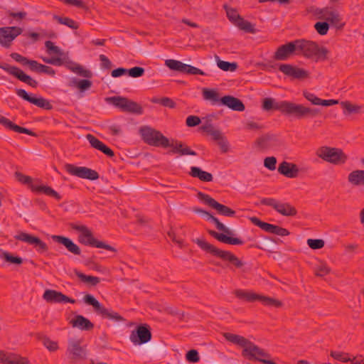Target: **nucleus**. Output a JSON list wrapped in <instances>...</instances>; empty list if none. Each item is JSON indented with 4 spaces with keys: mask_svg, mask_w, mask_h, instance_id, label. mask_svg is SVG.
Wrapping results in <instances>:
<instances>
[{
    "mask_svg": "<svg viewBox=\"0 0 364 364\" xmlns=\"http://www.w3.org/2000/svg\"><path fill=\"white\" fill-rule=\"evenodd\" d=\"M329 50L324 46L312 41L297 39L282 45L274 52L275 60H287L294 55H302L315 62L326 61L328 59Z\"/></svg>",
    "mask_w": 364,
    "mask_h": 364,
    "instance_id": "nucleus-1",
    "label": "nucleus"
},
{
    "mask_svg": "<svg viewBox=\"0 0 364 364\" xmlns=\"http://www.w3.org/2000/svg\"><path fill=\"white\" fill-rule=\"evenodd\" d=\"M262 109L266 111L278 110L284 115L292 116L297 119L314 118L321 114V111L318 108H311L289 101L276 102L271 97L264 99Z\"/></svg>",
    "mask_w": 364,
    "mask_h": 364,
    "instance_id": "nucleus-2",
    "label": "nucleus"
},
{
    "mask_svg": "<svg viewBox=\"0 0 364 364\" xmlns=\"http://www.w3.org/2000/svg\"><path fill=\"white\" fill-rule=\"evenodd\" d=\"M223 336L228 341L242 348V355L247 360L258 361L264 364H277L270 359L269 353L244 336L228 332L223 333Z\"/></svg>",
    "mask_w": 364,
    "mask_h": 364,
    "instance_id": "nucleus-3",
    "label": "nucleus"
},
{
    "mask_svg": "<svg viewBox=\"0 0 364 364\" xmlns=\"http://www.w3.org/2000/svg\"><path fill=\"white\" fill-rule=\"evenodd\" d=\"M194 242L205 252L217 257L223 261H228L236 268H240L244 264V263L231 252L222 250L204 240L197 238L194 240Z\"/></svg>",
    "mask_w": 364,
    "mask_h": 364,
    "instance_id": "nucleus-4",
    "label": "nucleus"
},
{
    "mask_svg": "<svg viewBox=\"0 0 364 364\" xmlns=\"http://www.w3.org/2000/svg\"><path fill=\"white\" fill-rule=\"evenodd\" d=\"M71 228L80 232L78 236V240L81 244L97 248H103L113 252H117L115 247L95 239L92 231L87 226L71 224Z\"/></svg>",
    "mask_w": 364,
    "mask_h": 364,
    "instance_id": "nucleus-5",
    "label": "nucleus"
},
{
    "mask_svg": "<svg viewBox=\"0 0 364 364\" xmlns=\"http://www.w3.org/2000/svg\"><path fill=\"white\" fill-rule=\"evenodd\" d=\"M316 155L324 161L334 165L344 164L348 160V156L341 149L327 146L317 149Z\"/></svg>",
    "mask_w": 364,
    "mask_h": 364,
    "instance_id": "nucleus-6",
    "label": "nucleus"
},
{
    "mask_svg": "<svg viewBox=\"0 0 364 364\" xmlns=\"http://www.w3.org/2000/svg\"><path fill=\"white\" fill-rule=\"evenodd\" d=\"M139 133L143 141L150 146L163 148H168L169 146V139L166 136L149 126L141 127Z\"/></svg>",
    "mask_w": 364,
    "mask_h": 364,
    "instance_id": "nucleus-7",
    "label": "nucleus"
},
{
    "mask_svg": "<svg viewBox=\"0 0 364 364\" xmlns=\"http://www.w3.org/2000/svg\"><path fill=\"white\" fill-rule=\"evenodd\" d=\"M83 301L87 305L92 306L95 312L102 318L111 320L114 322H124L125 319L119 313L111 309L105 308L92 295L85 294Z\"/></svg>",
    "mask_w": 364,
    "mask_h": 364,
    "instance_id": "nucleus-8",
    "label": "nucleus"
},
{
    "mask_svg": "<svg viewBox=\"0 0 364 364\" xmlns=\"http://www.w3.org/2000/svg\"><path fill=\"white\" fill-rule=\"evenodd\" d=\"M207 220L213 222L215 225L216 228L218 230L222 231L224 233L227 234V235H225L223 233H218V232H215V230H210L208 231V232L209 233L210 235H211L212 237H213L218 241L225 243V244L234 245L243 244V241L241 240L240 239L228 236L229 235H232L231 230L229 228H226L223 223L220 222L219 220L216 217H215L212 214H210Z\"/></svg>",
    "mask_w": 364,
    "mask_h": 364,
    "instance_id": "nucleus-9",
    "label": "nucleus"
},
{
    "mask_svg": "<svg viewBox=\"0 0 364 364\" xmlns=\"http://www.w3.org/2000/svg\"><path fill=\"white\" fill-rule=\"evenodd\" d=\"M82 342V339L68 340L66 355L70 363L75 364L87 359V350Z\"/></svg>",
    "mask_w": 364,
    "mask_h": 364,
    "instance_id": "nucleus-10",
    "label": "nucleus"
},
{
    "mask_svg": "<svg viewBox=\"0 0 364 364\" xmlns=\"http://www.w3.org/2000/svg\"><path fill=\"white\" fill-rule=\"evenodd\" d=\"M235 296L239 299L244 300L248 302H254L259 301L265 306H274L280 308L282 306V302L278 299L260 295L250 291H245L242 289H236L234 292Z\"/></svg>",
    "mask_w": 364,
    "mask_h": 364,
    "instance_id": "nucleus-11",
    "label": "nucleus"
},
{
    "mask_svg": "<svg viewBox=\"0 0 364 364\" xmlns=\"http://www.w3.org/2000/svg\"><path fill=\"white\" fill-rule=\"evenodd\" d=\"M105 100L107 102L112 104L115 107L120 109L122 112L136 114H141L143 113L142 107L137 102L129 100L127 97L114 96L107 97Z\"/></svg>",
    "mask_w": 364,
    "mask_h": 364,
    "instance_id": "nucleus-12",
    "label": "nucleus"
},
{
    "mask_svg": "<svg viewBox=\"0 0 364 364\" xmlns=\"http://www.w3.org/2000/svg\"><path fill=\"white\" fill-rule=\"evenodd\" d=\"M10 56L12 59L21 65H28L29 69L33 72L46 73L51 76L55 74V70L51 67L41 64L34 60H29L19 53H12Z\"/></svg>",
    "mask_w": 364,
    "mask_h": 364,
    "instance_id": "nucleus-13",
    "label": "nucleus"
},
{
    "mask_svg": "<svg viewBox=\"0 0 364 364\" xmlns=\"http://www.w3.org/2000/svg\"><path fill=\"white\" fill-rule=\"evenodd\" d=\"M262 205L271 206L277 213L284 216H295L297 214L296 208L289 203H280L274 198H264L260 201Z\"/></svg>",
    "mask_w": 364,
    "mask_h": 364,
    "instance_id": "nucleus-14",
    "label": "nucleus"
},
{
    "mask_svg": "<svg viewBox=\"0 0 364 364\" xmlns=\"http://www.w3.org/2000/svg\"><path fill=\"white\" fill-rule=\"evenodd\" d=\"M197 198L205 205L216 210L220 215L227 217H234L236 213L234 210L225 205L220 204L208 194L199 191L197 193Z\"/></svg>",
    "mask_w": 364,
    "mask_h": 364,
    "instance_id": "nucleus-15",
    "label": "nucleus"
},
{
    "mask_svg": "<svg viewBox=\"0 0 364 364\" xmlns=\"http://www.w3.org/2000/svg\"><path fill=\"white\" fill-rule=\"evenodd\" d=\"M0 68L32 87H36L38 86V82L36 80L24 73L23 70L16 66H11L7 63H0Z\"/></svg>",
    "mask_w": 364,
    "mask_h": 364,
    "instance_id": "nucleus-16",
    "label": "nucleus"
},
{
    "mask_svg": "<svg viewBox=\"0 0 364 364\" xmlns=\"http://www.w3.org/2000/svg\"><path fill=\"white\" fill-rule=\"evenodd\" d=\"M23 32L18 26H6L0 28V44L5 48H9L12 41Z\"/></svg>",
    "mask_w": 364,
    "mask_h": 364,
    "instance_id": "nucleus-17",
    "label": "nucleus"
},
{
    "mask_svg": "<svg viewBox=\"0 0 364 364\" xmlns=\"http://www.w3.org/2000/svg\"><path fill=\"white\" fill-rule=\"evenodd\" d=\"M151 339V333L149 326L140 325L133 331L130 335L131 341L135 345H141L148 343Z\"/></svg>",
    "mask_w": 364,
    "mask_h": 364,
    "instance_id": "nucleus-18",
    "label": "nucleus"
},
{
    "mask_svg": "<svg viewBox=\"0 0 364 364\" xmlns=\"http://www.w3.org/2000/svg\"><path fill=\"white\" fill-rule=\"evenodd\" d=\"M250 220L254 225L258 226L267 232L275 234L279 236H287L290 234L287 229L276 225L263 222L257 217H252L250 218Z\"/></svg>",
    "mask_w": 364,
    "mask_h": 364,
    "instance_id": "nucleus-19",
    "label": "nucleus"
},
{
    "mask_svg": "<svg viewBox=\"0 0 364 364\" xmlns=\"http://www.w3.org/2000/svg\"><path fill=\"white\" fill-rule=\"evenodd\" d=\"M16 93L23 100L46 110H50L53 109V106L50 102L43 97H36L28 94V92L23 89H16Z\"/></svg>",
    "mask_w": 364,
    "mask_h": 364,
    "instance_id": "nucleus-20",
    "label": "nucleus"
},
{
    "mask_svg": "<svg viewBox=\"0 0 364 364\" xmlns=\"http://www.w3.org/2000/svg\"><path fill=\"white\" fill-rule=\"evenodd\" d=\"M279 70L291 80H303L309 77V72L291 64H281Z\"/></svg>",
    "mask_w": 364,
    "mask_h": 364,
    "instance_id": "nucleus-21",
    "label": "nucleus"
},
{
    "mask_svg": "<svg viewBox=\"0 0 364 364\" xmlns=\"http://www.w3.org/2000/svg\"><path fill=\"white\" fill-rule=\"evenodd\" d=\"M14 238L17 240L23 241L30 245H33L37 251L41 253L46 252L48 250V245L39 237L28 233L21 232L19 234L15 235Z\"/></svg>",
    "mask_w": 364,
    "mask_h": 364,
    "instance_id": "nucleus-22",
    "label": "nucleus"
},
{
    "mask_svg": "<svg viewBox=\"0 0 364 364\" xmlns=\"http://www.w3.org/2000/svg\"><path fill=\"white\" fill-rule=\"evenodd\" d=\"M43 298L48 303H75V299L68 297L60 291L53 289L46 290Z\"/></svg>",
    "mask_w": 364,
    "mask_h": 364,
    "instance_id": "nucleus-23",
    "label": "nucleus"
},
{
    "mask_svg": "<svg viewBox=\"0 0 364 364\" xmlns=\"http://www.w3.org/2000/svg\"><path fill=\"white\" fill-rule=\"evenodd\" d=\"M321 16L320 18L329 21L333 26L338 29H341L345 23H341V18L338 11L328 8L321 9L320 11Z\"/></svg>",
    "mask_w": 364,
    "mask_h": 364,
    "instance_id": "nucleus-24",
    "label": "nucleus"
},
{
    "mask_svg": "<svg viewBox=\"0 0 364 364\" xmlns=\"http://www.w3.org/2000/svg\"><path fill=\"white\" fill-rule=\"evenodd\" d=\"M51 238L54 242L65 246L70 253L75 255H80V248L70 238L62 235H52Z\"/></svg>",
    "mask_w": 364,
    "mask_h": 364,
    "instance_id": "nucleus-25",
    "label": "nucleus"
},
{
    "mask_svg": "<svg viewBox=\"0 0 364 364\" xmlns=\"http://www.w3.org/2000/svg\"><path fill=\"white\" fill-rule=\"evenodd\" d=\"M220 105H224L233 111L242 112L245 106L242 100L232 95H225L221 97Z\"/></svg>",
    "mask_w": 364,
    "mask_h": 364,
    "instance_id": "nucleus-26",
    "label": "nucleus"
},
{
    "mask_svg": "<svg viewBox=\"0 0 364 364\" xmlns=\"http://www.w3.org/2000/svg\"><path fill=\"white\" fill-rule=\"evenodd\" d=\"M278 172L290 178H296L299 175V168L296 164L286 161H282L278 167Z\"/></svg>",
    "mask_w": 364,
    "mask_h": 364,
    "instance_id": "nucleus-27",
    "label": "nucleus"
},
{
    "mask_svg": "<svg viewBox=\"0 0 364 364\" xmlns=\"http://www.w3.org/2000/svg\"><path fill=\"white\" fill-rule=\"evenodd\" d=\"M168 147L171 148V151L173 154H178L181 156L191 155L196 156L197 154L195 151H193L189 146L186 145L181 141L172 139L171 142L169 141Z\"/></svg>",
    "mask_w": 364,
    "mask_h": 364,
    "instance_id": "nucleus-28",
    "label": "nucleus"
},
{
    "mask_svg": "<svg viewBox=\"0 0 364 364\" xmlns=\"http://www.w3.org/2000/svg\"><path fill=\"white\" fill-rule=\"evenodd\" d=\"M0 124H1L3 126H4L6 129L12 130L17 133L26 134H28L29 136H37V134L35 132H33V131H31L28 129L20 127V126L13 123L11 120H9V119L6 118L5 117H4L1 114H0Z\"/></svg>",
    "mask_w": 364,
    "mask_h": 364,
    "instance_id": "nucleus-29",
    "label": "nucleus"
},
{
    "mask_svg": "<svg viewBox=\"0 0 364 364\" xmlns=\"http://www.w3.org/2000/svg\"><path fill=\"white\" fill-rule=\"evenodd\" d=\"M278 142L277 138L272 134H264L257 138L255 144L262 149H268L275 146Z\"/></svg>",
    "mask_w": 364,
    "mask_h": 364,
    "instance_id": "nucleus-30",
    "label": "nucleus"
},
{
    "mask_svg": "<svg viewBox=\"0 0 364 364\" xmlns=\"http://www.w3.org/2000/svg\"><path fill=\"white\" fill-rule=\"evenodd\" d=\"M282 240L279 238L273 239L272 237H267L263 241V246L258 245H252L251 247H254L260 250H267L270 253L277 254L279 257L281 256V253L274 250V244H279Z\"/></svg>",
    "mask_w": 364,
    "mask_h": 364,
    "instance_id": "nucleus-31",
    "label": "nucleus"
},
{
    "mask_svg": "<svg viewBox=\"0 0 364 364\" xmlns=\"http://www.w3.org/2000/svg\"><path fill=\"white\" fill-rule=\"evenodd\" d=\"M73 327H77L82 331H90L94 328V324L82 315H77L70 321Z\"/></svg>",
    "mask_w": 364,
    "mask_h": 364,
    "instance_id": "nucleus-32",
    "label": "nucleus"
},
{
    "mask_svg": "<svg viewBox=\"0 0 364 364\" xmlns=\"http://www.w3.org/2000/svg\"><path fill=\"white\" fill-rule=\"evenodd\" d=\"M348 181L353 186H364V170H355L348 176Z\"/></svg>",
    "mask_w": 364,
    "mask_h": 364,
    "instance_id": "nucleus-33",
    "label": "nucleus"
},
{
    "mask_svg": "<svg viewBox=\"0 0 364 364\" xmlns=\"http://www.w3.org/2000/svg\"><path fill=\"white\" fill-rule=\"evenodd\" d=\"M190 176L197 178L203 182H210L213 179V176L210 173L203 171L199 167L192 166L189 172Z\"/></svg>",
    "mask_w": 364,
    "mask_h": 364,
    "instance_id": "nucleus-34",
    "label": "nucleus"
},
{
    "mask_svg": "<svg viewBox=\"0 0 364 364\" xmlns=\"http://www.w3.org/2000/svg\"><path fill=\"white\" fill-rule=\"evenodd\" d=\"M202 93L204 100L210 101L212 105H220L221 97H220V95L217 90L214 89L203 88Z\"/></svg>",
    "mask_w": 364,
    "mask_h": 364,
    "instance_id": "nucleus-35",
    "label": "nucleus"
},
{
    "mask_svg": "<svg viewBox=\"0 0 364 364\" xmlns=\"http://www.w3.org/2000/svg\"><path fill=\"white\" fill-rule=\"evenodd\" d=\"M31 189L34 192H42L47 196L55 198L58 200L61 199L60 195L49 186L31 185Z\"/></svg>",
    "mask_w": 364,
    "mask_h": 364,
    "instance_id": "nucleus-36",
    "label": "nucleus"
},
{
    "mask_svg": "<svg viewBox=\"0 0 364 364\" xmlns=\"http://www.w3.org/2000/svg\"><path fill=\"white\" fill-rule=\"evenodd\" d=\"M92 82L88 79L78 80L73 78L69 82V86L77 87L81 92L89 90L92 87Z\"/></svg>",
    "mask_w": 364,
    "mask_h": 364,
    "instance_id": "nucleus-37",
    "label": "nucleus"
},
{
    "mask_svg": "<svg viewBox=\"0 0 364 364\" xmlns=\"http://www.w3.org/2000/svg\"><path fill=\"white\" fill-rule=\"evenodd\" d=\"M200 129L211 136L213 140L214 141H218L219 139H221L223 136H224L222 132L219 129H215L213 125L210 123H207L203 125L200 127Z\"/></svg>",
    "mask_w": 364,
    "mask_h": 364,
    "instance_id": "nucleus-38",
    "label": "nucleus"
},
{
    "mask_svg": "<svg viewBox=\"0 0 364 364\" xmlns=\"http://www.w3.org/2000/svg\"><path fill=\"white\" fill-rule=\"evenodd\" d=\"M75 275L82 282L90 284L92 287L97 285L100 282V278L95 276L86 275L77 270H75Z\"/></svg>",
    "mask_w": 364,
    "mask_h": 364,
    "instance_id": "nucleus-39",
    "label": "nucleus"
},
{
    "mask_svg": "<svg viewBox=\"0 0 364 364\" xmlns=\"http://www.w3.org/2000/svg\"><path fill=\"white\" fill-rule=\"evenodd\" d=\"M165 65L171 70L183 73L186 64L176 60L168 59L165 61Z\"/></svg>",
    "mask_w": 364,
    "mask_h": 364,
    "instance_id": "nucleus-40",
    "label": "nucleus"
},
{
    "mask_svg": "<svg viewBox=\"0 0 364 364\" xmlns=\"http://www.w3.org/2000/svg\"><path fill=\"white\" fill-rule=\"evenodd\" d=\"M65 171L72 176L81 178L83 175L85 166H76L71 164H65Z\"/></svg>",
    "mask_w": 364,
    "mask_h": 364,
    "instance_id": "nucleus-41",
    "label": "nucleus"
},
{
    "mask_svg": "<svg viewBox=\"0 0 364 364\" xmlns=\"http://www.w3.org/2000/svg\"><path fill=\"white\" fill-rule=\"evenodd\" d=\"M235 25L240 28V29L243 30L246 32L254 33L255 32V29L254 28V26L249 21L245 20L242 17L240 16V18L237 19V22L235 23Z\"/></svg>",
    "mask_w": 364,
    "mask_h": 364,
    "instance_id": "nucleus-42",
    "label": "nucleus"
},
{
    "mask_svg": "<svg viewBox=\"0 0 364 364\" xmlns=\"http://www.w3.org/2000/svg\"><path fill=\"white\" fill-rule=\"evenodd\" d=\"M53 18L55 19L59 23L65 25L70 28L77 29L79 26L78 24L73 19L68 17H61L57 15L53 16Z\"/></svg>",
    "mask_w": 364,
    "mask_h": 364,
    "instance_id": "nucleus-43",
    "label": "nucleus"
},
{
    "mask_svg": "<svg viewBox=\"0 0 364 364\" xmlns=\"http://www.w3.org/2000/svg\"><path fill=\"white\" fill-rule=\"evenodd\" d=\"M1 258L4 259L6 262L11 264H15L20 265L23 263V259L18 256H14L11 253L3 251L1 253Z\"/></svg>",
    "mask_w": 364,
    "mask_h": 364,
    "instance_id": "nucleus-44",
    "label": "nucleus"
},
{
    "mask_svg": "<svg viewBox=\"0 0 364 364\" xmlns=\"http://www.w3.org/2000/svg\"><path fill=\"white\" fill-rule=\"evenodd\" d=\"M70 70L77 74L78 75L86 77V78H91L92 77V73L90 70L85 69L82 65H75V66H73L70 68Z\"/></svg>",
    "mask_w": 364,
    "mask_h": 364,
    "instance_id": "nucleus-45",
    "label": "nucleus"
},
{
    "mask_svg": "<svg viewBox=\"0 0 364 364\" xmlns=\"http://www.w3.org/2000/svg\"><path fill=\"white\" fill-rule=\"evenodd\" d=\"M331 269L323 262H319L318 264L315 267V274L317 277H323L329 274Z\"/></svg>",
    "mask_w": 364,
    "mask_h": 364,
    "instance_id": "nucleus-46",
    "label": "nucleus"
},
{
    "mask_svg": "<svg viewBox=\"0 0 364 364\" xmlns=\"http://www.w3.org/2000/svg\"><path fill=\"white\" fill-rule=\"evenodd\" d=\"M217 64L218 68L224 71H235L237 67L236 63H230L220 60L218 61Z\"/></svg>",
    "mask_w": 364,
    "mask_h": 364,
    "instance_id": "nucleus-47",
    "label": "nucleus"
},
{
    "mask_svg": "<svg viewBox=\"0 0 364 364\" xmlns=\"http://www.w3.org/2000/svg\"><path fill=\"white\" fill-rule=\"evenodd\" d=\"M82 174L83 175L81 178L89 179L91 181H95L99 178V173L96 171L85 166Z\"/></svg>",
    "mask_w": 364,
    "mask_h": 364,
    "instance_id": "nucleus-48",
    "label": "nucleus"
},
{
    "mask_svg": "<svg viewBox=\"0 0 364 364\" xmlns=\"http://www.w3.org/2000/svg\"><path fill=\"white\" fill-rule=\"evenodd\" d=\"M314 28L317 31V33L321 36L326 35L329 29V24L327 22H316L314 24Z\"/></svg>",
    "mask_w": 364,
    "mask_h": 364,
    "instance_id": "nucleus-49",
    "label": "nucleus"
},
{
    "mask_svg": "<svg viewBox=\"0 0 364 364\" xmlns=\"http://www.w3.org/2000/svg\"><path fill=\"white\" fill-rule=\"evenodd\" d=\"M341 106L343 109L347 110L349 114L358 113L361 109L360 106L353 105L348 101L342 102Z\"/></svg>",
    "mask_w": 364,
    "mask_h": 364,
    "instance_id": "nucleus-50",
    "label": "nucleus"
},
{
    "mask_svg": "<svg viewBox=\"0 0 364 364\" xmlns=\"http://www.w3.org/2000/svg\"><path fill=\"white\" fill-rule=\"evenodd\" d=\"M331 356L334 359L341 361L343 363H347L350 360V358L348 356V353L339 351H331Z\"/></svg>",
    "mask_w": 364,
    "mask_h": 364,
    "instance_id": "nucleus-51",
    "label": "nucleus"
},
{
    "mask_svg": "<svg viewBox=\"0 0 364 364\" xmlns=\"http://www.w3.org/2000/svg\"><path fill=\"white\" fill-rule=\"evenodd\" d=\"M145 70L141 67H134L130 69H127V74L132 77H139L144 75Z\"/></svg>",
    "mask_w": 364,
    "mask_h": 364,
    "instance_id": "nucleus-52",
    "label": "nucleus"
},
{
    "mask_svg": "<svg viewBox=\"0 0 364 364\" xmlns=\"http://www.w3.org/2000/svg\"><path fill=\"white\" fill-rule=\"evenodd\" d=\"M307 244L313 250H319L324 247L325 242L321 239H308Z\"/></svg>",
    "mask_w": 364,
    "mask_h": 364,
    "instance_id": "nucleus-53",
    "label": "nucleus"
},
{
    "mask_svg": "<svg viewBox=\"0 0 364 364\" xmlns=\"http://www.w3.org/2000/svg\"><path fill=\"white\" fill-rule=\"evenodd\" d=\"M15 176L18 181H19L20 183H21L23 184L28 185L30 188H31V185H33L32 184L33 179L31 177H30L28 176H26L21 172L16 171L15 173Z\"/></svg>",
    "mask_w": 364,
    "mask_h": 364,
    "instance_id": "nucleus-54",
    "label": "nucleus"
},
{
    "mask_svg": "<svg viewBox=\"0 0 364 364\" xmlns=\"http://www.w3.org/2000/svg\"><path fill=\"white\" fill-rule=\"evenodd\" d=\"M42 342L44 346L50 351H55L58 348V343L51 341L49 338L46 336L42 338Z\"/></svg>",
    "mask_w": 364,
    "mask_h": 364,
    "instance_id": "nucleus-55",
    "label": "nucleus"
},
{
    "mask_svg": "<svg viewBox=\"0 0 364 364\" xmlns=\"http://www.w3.org/2000/svg\"><path fill=\"white\" fill-rule=\"evenodd\" d=\"M183 73L189 75H205V73L202 70L187 64L185 65Z\"/></svg>",
    "mask_w": 364,
    "mask_h": 364,
    "instance_id": "nucleus-56",
    "label": "nucleus"
},
{
    "mask_svg": "<svg viewBox=\"0 0 364 364\" xmlns=\"http://www.w3.org/2000/svg\"><path fill=\"white\" fill-rule=\"evenodd\" d=\"M9 364H30V363L27 358L22 357L14 353L12 358L9 361Z\"/></svg>",
    "mask_w": 364,
    "mask_h": 364,
    "instance_id": "nucleus-57",
    "label": "nucleus"
},
{
    "mask_svg": "<svg viewBox=\"0 0 364 364\" xmlns=\"http://www.w3.org/2000/svg\"><path fill=\"white\" fill-rule=\"evenodd\" d=\"M186 358L189 363H197L200 360L198 352L194 349L190 350L187 352Z\"/></svg>",
    "mask_w": 364,
    "mask_h": 364,
    "instance_id": "nucleus-58",
    "label": "nucleus"
},
{
    "mask_svg": "<svg viewBox=\"0 0 364 364\" xmlns=\"http://www.w3.org/2000/svg\"><path fill=\"white\" fill-rule=\"evenodd\" d=\"M86 139L90 144L91 146L99 150L102 144H103L101 141H100L97 138L93 136L91 134H88L86 135Z\"/></svg>",
    "mask_w": 364,
    "mask_h": 364,
    "instance_id": "nucleus-59",
    "label": "nucleus"
},
{
    "mask_svg": "<svg viewBox=\"0 0 364 364\" xmlns=\"http://www.w3.org/2000/svg\"><path fill=\"white\" fill-rule=\"evenodd\" d=\"M303 96L314 105H318L319 97L307 90H304Z\"/></svg>",
    "mask_w": 364,
    "mask_h": 364,
    "instance_id": "nucleus-60",
    "label": "nucleus"
},
{
    "mask_svg": "<svg viewBox=\"0 0 364 364\" xmlns=\"http://www.w3.org/2000/svg\"><path fill=\"white\" fill-rule=\"evenodd\" d=\"M277 159L274 156L267 157L264 161V166L273 171L276 168Z\"/></svg>",
    "mask_w": 364,
    "mask_h": 364,
    "instance_id": "nucleus-61",
    "label": "nucleus"
},
{
    "mask_svg": "<svg viewBox=\"0 0 364 364\" xmlns=\"http://www.w3.org/2000/svg\"><path fill=\"white\" fill-rule=\"evenodd\" d=\"M14 353L6 352L0 350V363L4 364H9V361L12 358Z\"/></svg>",
    "mask_w": 364,
    "mask_h": 364,
    "instance_id": "nucleus-62",
    "label": "nucleus"
},
{
    "mask_svg": "<svg viewBox=\"0 0 364 364\" xmlns=\"http://www.w3.org/2000/svg\"><path fill=\"white\" fill-rule=\"evenodd\" d=\"M200 117L194 115H190L186 118V125L190 127H196L200 123Z\"/></svg>",
    "mask_w": 364,
    "mask_h": 364,
    "instance_id": "nucleus-63",
    "label": "nucleus"
},
{
    "mask_svg": "<svg viewBox=\"0 0 364 364\" xmlns=\"http://www.w3.org/2000/svg\"><path fill=\"white\" fill-rule=\"evenodd\" d=\"M226 13H227V16L228 17L230 21L233 22L235 24L237 19L240 18V15L238 14L237 11L233 9H228L226 10Z\"/></svg>",
    "mask_w": 364,
    "mask_h": 364,
    "instance_id": "nucleus-64",
    "label": "nucleus"
}]
</instances>
